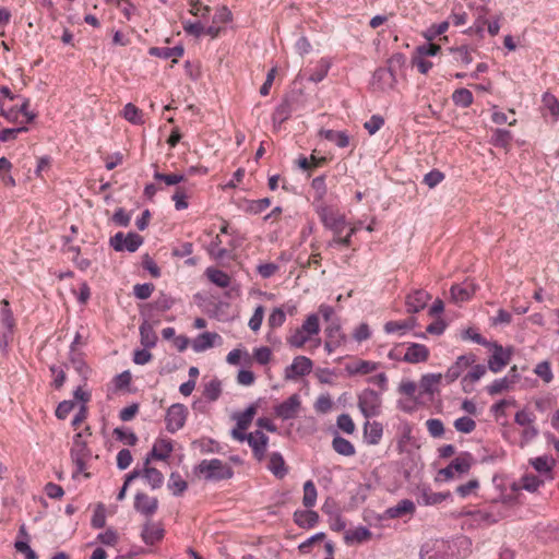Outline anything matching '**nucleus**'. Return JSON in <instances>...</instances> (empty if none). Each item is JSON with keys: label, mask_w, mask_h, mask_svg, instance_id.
Segmentation results:
<instances>
[{"label": "nucleus", "mask_w": 559, "mask_h": 559, "mask_svg": "<svg viewBox=\"0 0 559 559\" xmlns=\"http://www.w3.org/2000/svg\"><path fill=\"white\" fill-rule=\"evenodd\" d=\"M471 539L460 536L454 539H433L421 546L420 559H464L471 552Z\"/></svg>", "instance_id": "f257e3e1"}, {"label": "nucleus", "mask_w": 559, "mask_h": 559, "mask_svg": "<svg viewBox=\"0 0 559 559\" xmlns=\"http://www.w3.org/2000/svg\"><path fill=\"white\" fill-rule=\"evenodd\" d=\"M304 94L301 91H290L286 93L275 107L272 114L274 129H280L292 115L304 107Z\"/></svg>", "instance_id": "f03ea898"}, {"label": "nucleus", "mask_w": 559, "mask_h": 559, "mask_svg": "<svg viewBox=\"0 0 559 559\" xmlns=\"http://www.w3.org/2000/svg\"><path fill=\"white\" fill-rule=\"evenodd\" d=\"M194 473L211 481L226 480L234 476L233 467L219 459L202 460L194 467Z\"/></svg>", "instance_id": "7ed1b4c3"}, {"label": "nucleus", "mask_w": 559, "mask_h": 559, "mask_svg": "<svg viewBox=\"0 0 559 559\" xmlns=\"http://www.w3.org/2000/svg\"><path fill=\"white\" fill-rule=\"evenodd\" d=\"M70 457L75 465L72 476L76 477L79 474H84L86 478H90L91 474L85 471L87 468V461L92 457V450L87 442L83 440V432H76L73 436Z\"/></svg>", "instance_id": "20e7f679"}, {"label": "nucleus", "mask_w": 559, "mask_h": 559, "mask_svg": "<svg viewBox=\"0 0 559 559\" xmlns=\"http://www.w3.org/2000/svg\"><path fill=\"white\" fill-rule=\"evenodd\" d=\"M381 395L373 389L366 388L358 394V408L367 419L381 413Z\"/></svg>", "instance_id": "39448f33"}, {"label": "nucleus", "mask_w": 559, "mask_h": 559, "mask_svg": "<svg viewBox=\"0 0 559 559\" xmlns=\"http://www.w3.org/2000/svg\"><path fill=\"white\" fill-rule=\"evenodd\" d=\"M317 214L323 226L333 231L335 236H340L345 226V216L338 211L328 205H321L317 209Z\"/></svg>", "instance_id": "423d86ee"}, {"label": "nucleus", "mask_w": 559, "mask_h": 559, "mask_svg": "<svg viewBox=\"0 0 559 559\" xmlns=\"http://www.w3.org/2000/svg\"><path fill=\"white\" fill-rule=\"evenodd\" d=\"M143 241L144 238L134 231H129L127 235L118 231L110 237L109 245L117 252L128 251L132 253L143 245Z\"/></svg>", "instance_id": "0eeeda50"}, {"label": "nucleus", "mask_w": 559, "mask_h": 559, "mask_svg": "<svg viewBox=\"0 0 559 559\" xmlns=\"http://www.w3.org/2000/svg\"><path fill=\"white\" fill-rule=\"evenodd\" d=\"M487 347L492 349V354L488 358V369L493 373H498L509 365L513 355V347H503L497 342H490Z\"/></svg>", "instance_id": "6e6552de"}, {"label": "nucleus", "mask_w": 559, "mask_h": 559, "mask_svg": "<svg viewBox=\"0 0 559 559\" xmlns=\"http://www.w3.org/2000/svg\"><path fill=\"white\" fill-rule=\"evenodd\" d=\"M301 411V400L299 394L295 393L282 403L273 407L274 415L282 420H290L298 417Z\"/></svg>", "instance_id": "1a4fd4ad"}, {"label": "nucleus", "mask_w": 559, "mask_h": 559, "mask_svg": "<svg viewBox=\"0 0 559 559\" xmlns=\"http://www.w3.org/2000/svg\"><path fill=\"white\" fill-rule=\"evenodd\" d=\"M188 416V408L180 403L173 404L166 412V429L170 433L177 432L185 426Z\"/></svg>", "instance_id": "9d476101"}, {"label": "nucleus", "mask_w": 559, "mask_h": 559, "mask_svg": "<svg viewBox=\"0 0 559 559\" xmlns=\"http://www.w3.org/2000/svg\"><path fill=\"white\" fill-rule=\"evenodd\" d=\"M396 83V73L385 67L378 68L372 74L371 85L374 91L388 92L393 90Z\"/></svg>", "instance_id": "9b49d317"}, {"label": "nucleus", "mask_w": 559, "mask_h": 559, "mask_svg": "<svg viewBox=\"0 0 559 559\" xmlns=\"http://www.w3.org/2000/svg\"><path fill=\"white\" fill-rule=\"evenodd\" d=\"M476 361V355L465 354L456 358V360L448 368L444 374L447 383H452L462 377L463 372Z\"/></svg>", "instance_id": "f8f14e48"}, {"label": "nucleus", "mask_w": 559, "mask_h": 559, "mask_svg": "<svg viewBox=\"0 0 559 559\" xmlns=\"http://www.w3.org/2000/svg\"><path fill=\"white\" fill-rule=\"evenodd\" d=\"M174 304L175 299L171 296L160 292L158 297L153 302L145 305V307L141 309L140 314L143 318H152L154 312L164 313L168 311L171 309Z\"/></svg>", "instance_id": "ddd939ff"}, {"label": "nucleus", "mask_w": 559, "mask_h": 559, "mask_svg": "<svg viewBox=\"0 0 559 559\" xmlns=\"http://www.w3.org/2000/svg\"><path fill=\"white\" fill-rule=\"evenodd\" d=\"M312 360L306 356H297L294 358L293 364L287 366L284 371L286 380H295L297 377H304L311 372Z\"/></svg>", "instance_id": "4468645a"}, {"label": "nucleus", "mask_w": 559, "mask_h": 559, "mask_svg": "<svg viewBox=\"0 0 559 559\" xmlns=\"http://www.w3.org/2000/svg\"><path fill=\"white\" fill-rule=\"evenodd\" d=\"M133 508L140 514L151 518L158 509V500L155 497H148L146 493L139 491L134 496Z\"/></svg>", "instance_id": "2eb2a0df"}, {"label": "nucleus", "mask_w": 559, "mask_h": 559, "mask_svg": "<svg viewBox=\"0 0 559 559\" xmlns=\"http://www.w3.org/2000/svg\"><path fill=\"white\" fill-rule=\"evenodd\" d=\"M431 296L424 289H415L406 296L405 306L407 313H418L424 310Z\"/></svg>", "instance_id": "dca6fc26"}, {"label": "nucleus", "mask_w": 559, "mask_h": 559, "mask_svg": "<svg viewBox=\"0 0 559 559\" xmlns=\"http://www.w3.org/2000/svg\"><path fill=\"white\" fill-rule=\"evenodd\" d=\"M415 503L409 499H403L401 500L396 506L388 508L383 514H379L377 519L379 521H383L386 519H399L403 518L407 514H414L415 513Z\"/></svg>", "instance_id": "f3484780"}, {"label": "nucleus", "mask_w": 559, "mask_h": 559, "mask_svg": "<svg viewBox=\"0 0 559 559\" xmlns=\"http://www.w3.org/2000/svg\"><path fill=\"white\" fill-rule=\"evenodd\" d=\"M173 450L174 447L171 440L158 439L152 450L147 453L144 464L148 465L151 460L164 461L169 457Z\"/></svg>", "instance_id": "a211bd4d"}, {"label": "nucleus", "mask_w": 559, "mask_h": 559, "mask_svg": "<svg viewBox=\"0 0 559 559\" xmlns=\"http://www.w3.org/2000/svg\"><path fill=\"white\" fill-rule=\"evenodd\" d=\"M430 355L429 348L419 343H411L402 360L408 364H419L428 360Z\"/></svg>", "instance_id": "6ab92c4d"}, {"label": "nucleus", "mask_w": 559, "mask_h": 559, "mask_svg": "<svg viewBox=\"0 0 559 559\" xmlns=\"http://www.w3.org/2000/svg\"><path fill=\"white\" fill-rule=\"evenodd\" d=\"M451 497V492H433L430 487L423 486L419 488L417 502L421 506H436Z\"/></svg>", "instance_id": "aec40b11"}, {"label": "nucleus", "mask_w": 559, "mask_h": 559, "mask_svg": "<svg viewBox=\"0 0 559 559\" xmlns=\"http://www.w3.org/2000/svg\"><path fill=\"white\" fill-rule=\"evenodd\" d=\"M293 520L300 528L310 530L319 523L320 516L317 511L298 509L294 512Z\"/></svg>", "instance_id": "412c9836"}, {"label": "nucleus", "mask_w": 559, "mask_h": 559, "mask_svg": "<svg viewBox=\"0 0 559 559\" xmlns=\"http://www.w3.org/2000/svg\"><path fill=\"white\" fill-rule=\"evenodd\" d=\"M474 463L475 459L472 453L464 451L451 461L449 465L453 469V473L457 475V477H461L469 472Z\"/></svg>", "instance_id": "4be33fe9"}, {"label": "nucleus", "mask_w": 559, "mask_h": 559, "mask_svg": "<svg viewBox=\"0 0 559 559\" xmlns=\"http://www.w3.org/2000/svg\"><path fill=\"white\" fill-rule=\"evenodd\" d=\"M513 141V133L508 129L497 128L492 130L489 144L493 147L503 148L509 152Z\"/></svg>", "instance_id": "5701e85b"}, {"label": "nucleus", "mask_w": 559, "mask_h": 559, "mask_svg": "<svg viewBox=\"0 0 559 559\" xmlns=\"http://www.w3.org/2000/svg\"><path fill=\"white\" fill-rule=\"evenodd\" d=\"M165 531L164 528L158 524H152L150 522H146L141 532V537L144 544L148 546H153L160 542L164 538Z\"/></svg>", "instance_id": "b1692460"}, {"label": "nucleus", "mask_w": 559, "mask_h": 559, "mask_svg": "<svg viewBox=\"0 0 559 559\" xmlns=\"http://www.w3.org/2000/svg\"><path fill=\"white\" fill-rule=\"evenodd\" d=\"M417 325V319L415 317H409L403 321H388L383 330L386 334L399 333L401 336L404 335L407 331L413 330Z\"/></svg>", "instance_id": "393cba45"}, {"label": "nucleus", "mask_w": 559, "mask_h": 559, "mask_svg": "<svg viewBox=\"0 0 559 559\" xmlns=\"http://www.w3.org/2000/svg\"><path fill=\"white\" fill-rule=\"evenodd\" d=\"M450 294L455 304L467 301L475 294V285L472 283L454 284L450 288Z\"/></svg>", "instance_id": "a878e982"}, {"label": "nucleus", "mask_w": 559, "mask_h": 559, "mask_svg": "<svg viewBox=\"0 0 559 559\" xmlns=\"http://www.w3.org/2000/svg\"><path fill=\"white\" fill-rule=\"evenodd\" d=\"M150 318H145L143 323L139 328L140 342L145 348H153L156 346L158 337L153 329V325L148 322Z\"/></svg>", "instance_id": "bb28decb"}, {"label": "nucleus", "mask_w": 559, "mask_h": 559, "mask_svg": "<svg viewBox=\"0 0 559 559\" xmlns=\"http://www.w3.org/2000/svg\"><path fill=\"white\" fill-rule=\"evenodd\" d=\"M319 135L330 142H333L340 148H345L349 145V135L346 131L321 129L319 131Z\"/></svg>", "instance_id": "cd10ccee"}, {"label": "nucleus", "mask_w": 559, "mask_h": 559, "mask_svg": "<svg viewBox=\"0 0 559 559\" xmlns=\"http://www.w3.org/2000/svg\"><path fill=\"white\" fill-rule=\"evenodd\" d=\"M183 52H185V48L181 45H177L174 47H151L148 49L150 56H153V57H158V58H162L165 60L174 57L175 58L173 60L174 63L177 62V58L181 57L183 55Z\"/></svg>", "instance_id": "c85d7f7f"}, {"label": "nucleus", "mask_w": 559, "mask_h": 559, "mask_svg": "<svg viewBox=\"0 0 559 559\" xmlns=\"http://www.w3.org/2000/svg\"><path fill=\"white\" fill-rule=\"evenodd\" d=\"M383 435V426L379 421H366L364 425V437L367 443L376 445L380 442Z\"/></svg>", "instance_id": "c756f323"}, {"label": "nucleus", "mask_w": 559, "mask_h": 559, "mask_svg": "<svg viewBox=\"0 0 559 559\" xmlns=\"http://www.w3.org/2000/svg\"><path fill=\"white\" fill-rule=\"evenodd\" d=\"M372 536L370 530L366 526H357L354 530H349L344 535V542L346 545H353L354 543L361 544L369 540Z\"/></svg>", "instance_id": "7c9ffc66"}, {"label": "nucleus", "mask_w": 559, "mask_h": 559, "mask_svg": "<svg viewBox=\"0 0 559 559\" xmlns=\"http://www.w3.org/2000/svg\"><path fill=\"white\" fill-rule=\"evenodd\" d=\"M0 321L9 333H14L16 322L8 299H2L0 302Z\"/></svg>", "instance_id": "2f4dec72"}, {"label": "nucleus", "mask_w": 559, "mask_h": 559, "mask_svg": "<svg viewBox=\"0 0 559 559\" xmlns=\"http://www.w3.org/2000/svg\"><path fill=\"white\" fill-rule=\"evenodd\" d=\"M379 364L370 360H358L354 364H347L345 367L349 376L354 374H368L378 369Z\"/></svg>", "instance_id": "473e14b6"}, {"label": "nucleus", "mask_w": 559, "mask_h": 559, "mask_svg": "<svg viewBox=\"0 0 559 559\" xmlns=\"http://www.w3.org/2000/svg\"><path fill=\"white\" fill-rule=\"evenodd\" d=\"M267 467L273 473V475L278 479H283L288 473L286 463L283 459V455L280 452H273L270 455Z\"/></svg>", "instance_id": "72a5a7b5"}, {"label": "nucleus", "mask_w": 559, "mask_h": 559, "mask_svg": "<svg viewBox=\"0 0 559 559\" xmlns=\"http://www.w3.org/2000/svg\"><path fill=\"white\" fill-rule=\"evenodd\" d=\"M219 337L215 332H203L192 342V348L195 353L204 352L214 346V340Z\"/></svg>", "instance_id": "f704fd0d"}, {"label": "nucleus", "mask_w": 559, "mask_h": 559, "mask_svg": "<svg viewBox=\"0 0 559 559\" xmlns=\"http://www.w3.org/2000/svg\"><path fill=\"white\" fill-rule=\"evenodd\" d=\"M521 485L513 483L512 490L518 491L521 488H523L530 492H535L544 484V481L538 476L533 474L523 475L521 478Z\"/></svg>", "instance_id": "c9c22d12"}, {"label": "nucleus", "mask_w": 559, "mask_h": 559, "mask_svg": "<svg viewBox=\"0 0 559 559\" xmlns=\"http://www.w3.org/2000/svg\"><path fill=\"white\" fill-rule=\"evenodd\" d=\"M332 448L336 453L343 456H352L356 452L354 444L349 440L341 437L340 435H336L333 438Z\"/></svg>", "instance_id": "e433bc0d"}, {"label": "nucleus", "mask_w": 559, "mask_h": 559, "mask_svg": "<svg viewBox=\"0 0 559 559\" xmlns=\"http://www.w3.org/2000/svg\"><path fill=\"white\" fill-rule=\"evenodd\" d=\"M205 274L213 284L221 288H226L230 285V276L222 270L207 267Z\"/></svg>", "instance_id": "4c0bfd02"}, {"label": "nucleus", "mask_w": 559, "mask_h": 559, "mask_svg": "<svg viewBox=\"0 0 559 559\" xmlns=\"http://www.w3.org/2000/svg\"><path fill=\"white\" fill-rule=\"evenodd\" d=\"M143 477L147 480L152 489H158L164 483V475L160 471L144 464Z\"/></svg>", "instance_id": "58836bf2"}, {"label": "nucleus", "mask_w": 559, "mask_h": 559, "mask_svg": "<svg viewBox=\"0 0 559 559\" xmlns=\"http://www.w3.org/2000/svg\"><path fill=\"white\" fill-rule=\"evenodd\" d=\"M452 102L457 107L468 108L474 102V96L469 90L461 87L453 92Z\"/></svg>", "instance_id": "ea45409f"}, {"label": "nucleus", "mask_w": 559, "mask_h": 559, "mask_svg": "<svg viewBox=\"0 0 559 559\" xmlns=\"http://www.w3.org/2000/svg\"><path fill=\"white\" fill-rule=\"evenodd\" d=\"M168 488L175 497H180L187 490L188 483L178 472H173L169 476Z\"/></svg>", "instance_id": "a19ab883"}, {"label": "nucleus", "mask_w": 559, "mask_h": 559, "mask_svg": "<svg viewBox=\"0 0 559 559\" xmlns=\"http://www.w3.org/2000/svg\"><path fill=\"white\" fill-rule=\"evenodd\" d=\"M318 497V491L316 488V485L312 480H307L304 484V497H302V504L310 509L316 506Z\"/></svg>", "instance_id": "79ce46f5"}, {"label": "nucleus", "mask_w": 559, "mask_h": 559, "mask_svg": "<svg viewBox=\"0 0 559 559\" xmlns=\"http://www.w3.org/2000/svg\"><path fill=\"white\" fill-rule=\"evenodd\" d=\"M222 393V382L214 378L204 385L203 395L210 402L218 400Z\"/></svg>", "instance_id": "37998d69"}, {"label": "nucleus", "mask_w": 559, "mask_h": 559, "mask_svg": "<svg viewBox=\"0 0 559 559\" xmlns=\"http://www.w3.org/2000/svg\"><path fill=\"white\" fill-rule=\"evenodd\" d=\"M112 433L117 441L131 447L135 445L139 440L138 436L132 430L124 429L123 427L115 428Z\"/></svg>", "instance_id": "c03bdc74"}, {"label": "nucleus", "mask_w": 559, "mask_h": 559, "mask_svg": "<svg viewBox=\"0 0 559 559\" xmlns=\"http://www.w3.org/2000/svg\"><path fill=\"white\" fill-rule=\"evenodd\" d=\"M441 377L440 373H426L421 376L419 386L423 393L432 394L435 392V385L440 382Z\"/></svg>", "instance_id": "a18cd8bd"}, {"label": "nucleus", "mask_w": 559, "mask_h": 559, "mask_svg": "<svg viewBox=\"0 0 559 559\" xmlns=\"http://www.w3.org/2000/svg\"><path fill=\"white\" fill-rule=\"evenodd\" d=\"M255 413V405H249L242 413L235 415V418L237 420L236 426H238V428L240 429L247 430L250 424L252 423Z\"/></svg>", "instance_id": "49530a36"}, {"label": "nucleus", "mask_w": 559, "mask_h": 559, "mask_svg": "<svg viewBox=\"0 0 559 559\" xmlns=\"http://www.w3.org/2000/svg\"><path fill=\"white\" fill-rule=\"evenodd\" d=\"M311 336L300 328H297L287 338V344L293 348H301Z\"/></svg>", "instance_id": "de8ad7c7"}, {"label": "nucleus", "mask_w": 559, "mask_h": 559, "mask_svg": "<svg viewBox=\"0 0 559 559\" xmlns=\"http://www.w3.org/2000/svg\"><path fill=\"white\" fill-rule=\"evenodd\" d=\"M325 335L328 340L338 341V344L346 342V335L342 332L340 321H332L325 329Z\"/></svg>", "instance_id": "09e8293b"}, {"label": "nucleus", "mask_w": 559, "mask_h": 559, "mask_svg": "<svg viewBox=\"0 0 559 559\" xmlns=\"http://www.w3.org/2000/svg\"><path fill=\"white\" fill-rule=\"evenodd\" d=\"M123 118L133 124L143 123L142 111L132 103H128L123 107Z\"/></svg>", "instance_id": "8fccbe9b"}, {"label": "nucleus", "mask_w": 559, "mask_h": 559, "mask_svg": "<svg viewBox=\"0 0 559 559\" xmlns=\"http://www.w3.org/2000/svg\"><path fill=\"white\" fill-rule=\"evenodd\" d=\"M310 336L316 335L320 332V321L317 313L309 314L300 326Z\"/></svg>", "instance_id": "3c124183"}, {"label": "nucleus", "mask_w": 559, "mask_h": 559, "mask_svg": "<svg viewBox=\"0 0 559 559\" xmlns=\"http://www.w3.org/2000/svg\"><path fill=\"white\" fill-rule=\"evenodd\" d=\"M544 106L549 110L551 116L557 120L559 118V100L549 92L544 93L542 97Z\"/></svg>", "instance_id": "603ef678"}, {"label": "nucleus", "mask_w": 559, "mask_h": 559, "mask_svg": "<svg viewBox=\"0 0 559 559\" xmlns=\"http://www.w3.org/2000/svg\"><path fill=\"white\" fill-rule=\"evenodd\" d=\"M106 525V508L103 503H98L91 519V526L99 530Z\"/></svg>", "instance_id": "864d4df0"}, {"label": "nucleus", "mask_w": 559, "mask_h": 559, "mask_svg": "<svg viewBox=\"0 0 559 559\" xmlns=\"http://www.w3.org/2000/svg\"><path fill=\"white\" fill-rule=\"evenodd\" d=\"M449 28V22L448 21H443L439 24H432L430 25L426 32L424 33V37L431 41L433 40L437 36L439 35H442L443 33H445Z\"/></svg>", "instance_id": "5fc2aeb1"}, {"label": "nucleus", "mask_w": 559, "mask_h": 559, "mask_svg": "<svg viewBox=\"0 0 559 559\" xmlns=\"http://www.w3.org/2000/svg\"><path fill=\"white\" fill-rule=\"evenodd\" d=\"M154 179L157 181H163L167 186H175L182 181H185V176L181 174H163L159 171L154 173Z\"/></svg>", "instance_id": "6e6d98bb"}, {"label": "nucleus", "mask_w": 559, "mask_h": 559, "mask_svg": "<svg viewBox=\"0 0 559 559\" xmlns=\"http://www.w3.org/2000/svg\"><path fill=\"white\" fill-rule=\"evenodd\" d=\"M475 427V420L468 416H462L454 421V428L462 433H471Z\"/></svg>", "instance_id": "4d7b16f0"}, {"label": "nucleus", "mask_w": 559, "mask_h": 559, "mask_svg": "<svg viewBox=\"0 0 559 559\" xmlns=\"http://www.w3.org/2000/svg\"><path fill=\"white\" fill-rule=\"evenodd\" d=\"M512 385L508 382V380L503 378H499L493 380L487 388V392L489 395H497L502 393L503 391H508Z\"/></svg>", "instance_id": "13d9d810"}, {"label": "nucleus", "mask_w": 559, "mask_h": 559, "mask_svg": "<svg viewBox=\"0 0 559 559\" xmlns=\"http://www.w3.org/2000/svg\"><path fill=\"white\" fill-rule=\"evenodd\" d=\"M530 463L536 472L549 473L552 469V464L555 463V461L551 459V464H549L548 456L544 455L532 459Z\"/></svg>", "instance_id": "bf43d9fd"}, {"label": "nucleus", "mask_w": 559, "mask_h": 559, "mask_svg": "<svg viewBox=\"0 0 559 559\" xmlns=\"http://www.w3.org/2000/svg\"><path fill=\"white\" fill-rule=\"evenodd\" d=\"M155 286L153 283L135 284L133 286V295L141 300H145L151 297Z\"/></svg>", "instance_id": "052dcab7"}, {"label": "nucleus", "mask_w": 559, "mask_h": 559, "mask_svg": "<svg viewBox=\"0 0 559 559\" xmlns=\"http://www.w3.org/2000/svg\"><path fill=\"white\" fill-rule=\"evenodd\" d=\"M286 320V314L284 310L280 307L274 308L273 311L270 313L267 319V324L271 329L280 328L284 324Z\"/></svg>", "instance_id": "680f3d73"}, {"label": "nucleus", "mask_w": 559, "mask_h": 559, "mask_svg": "<svg viewBox=\"0 0 559 559\" xmlns=\"http://www.w3.org/2000/svg\"><path fill=\"white\" fill-rule=\"evenodd\" d=\"M441 51V46L433 43H426L416 47L419 57H435Z\"/></svg>", "instance_id": "e2e57ef3"}, {"label": "nucleus", "mask_w": 559, "mask_h": 559, "mask_svg": "<svg viewBox=\"0 0 559 559\" xmlns=\"http://www.w3.org/2000/svg\"><path fill=\"white\" fill-rule=\"evenodd\" d=\"M75 402L72 400H64L60 402L56 408L55 415L58 419L64 420L69 414L74 409Z\"/></svg>", "instance_id": "0e129e2a"}, {"label": "nucleus", "mask_w": 559, "mask_h": 559, "mask_svg": "<svg viewBox=\"0 0 559 559\" xmlns=\"http://www.w3.org/2000/svg\"><path fill=\"white\" fill-rule=\"evenodd\" d=\"M534 372L543 379L544 382L549 383L554 379L550 364L547 360L540 361L534 369Z\"/></svg>", "instance_id": "69168bd1"}, {"label": "nucleus", "mask_w": 559, "mask_h": 559, "mask_svg": "<svg viewBox=\"0 0 559 559\" xmlns=\"http://www.w3.org/2000/svg\"><path fill=\"white\" fill-rule=\"evenodd\" d=\"M427 430L433 438H440L444 433V426L441 419L430 418L426 421Z\"/></svg>", "instance_id": "338daca9"}, {"label": "nucleus", "mask_w": 559, "mask_h": 559, "mask_svg": "<svg viewBox=\"0 0 559 559\" xmlns=\"http://www.w3.org/2000/svg\"><path fill=\"white\" fill-rule=\"evenodd\" d=\"M336 425L345 433L352 435L355 431V424L348 414H341L336 419Z\"/></svg>", "instance_id": "774afa93"}]
</instances>
